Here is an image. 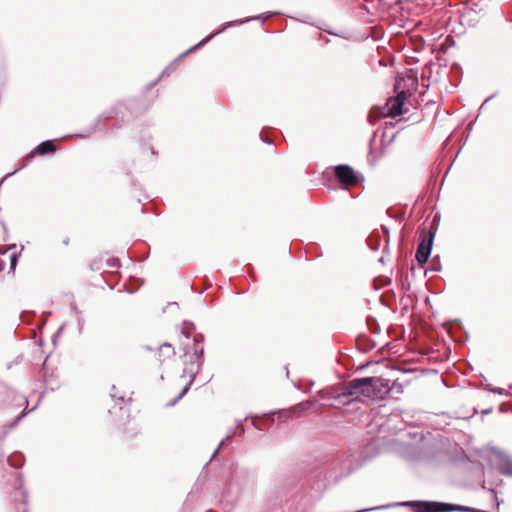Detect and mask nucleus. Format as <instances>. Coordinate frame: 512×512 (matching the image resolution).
Here are the masks:
<instances>
[{"instance_id":"23","label":"nucleus","mask_w":512,"mask_h":512,"mask_svg":"<svg viewBox=\"0 0 512 512\" xmlns=\"http://www.w3.org/2000/svg\"><path fill=\"white\" fill-rule=\"evenodd\" d=\"M298 407L301 409V410H305L307 409V403H301L298 405Z\"/></svg>"},{"instance_id":"29","label":"nucleus","mask_w":512,"mask_h":512,"mask_svg":"<svg viewBox=\"0 0 512 512\" xmlns=\"http://www.w3.org/2000/svg\"><path fill=\"white\" fill-rule=\"evenodd\" d=\"M284 414H286V412H279V413H278L279 418H281Z\"/></svg>"},{"instance_id":"5","label":"nucleus","mask_w":512,"mask_h":512,"mask_svg":"<svg viewBox=\"0 0 512 512\" xmlns=\"http://www.w3.org/2000/svg\"><path fill=\"white\" fill-rule=\"evenodd\" d=\"M433 240L434 233L429 232V234L424 236L420 241L415 254V258L420 266H423L425 263H427L431 254Z\"/></svg>"},{"instance_id":"8","label":"nucleus","mask_w":512,"mask_h":512,"mask_svg":"<svg viewBox=\"0 0 512 512\" xmlns=\"http://www.w3.org/2000/svg\"><path fill=\"white\" fill-rule=\"evenodd\" d=\"M405 101V92L401 91L395 98H391L387 102V113L389 116L396 117L403 113V105Z\"/></svg>"},{"instance_id":"1","label":"nucleus","mask_w":512,"mask_h":512,"mask_svg":"<svg viewBox=\"0 0 512 512\" xmlns=\"http://www.w3.org/2000/svg\"><path fill=\"white\" fill-rule=\"evenodd\" d=\"M350 389L353 392V399L360 395L367 398H383L389 390L388 380L381 377H363L350 381Z\"/></svg>"},{"instance_id":"20","label":"nucleus","mask_w":512,"mask_h":512,"mask_svg":"<svg viewBox=\"0 0 512 512\" xmlns=\"http://www.w3.org/2000/svg\"><path fill=\"white\" fill-rule=\"evenodd\" d=\"M369 246H370V248H371V249H373V250L378 249V244L373 243V240H372V239H370V240H369Z\"/></svg>"},{"instance_id":"32","label":"nucleus","mask_w":512,"mask_h":512,"mask_svg":"<svg viewBox=\"0 0 512 512\" xmlns=\"http://www.w3.org/2000/svg\"><path fill=\"white\" fill-rule=\"evenodd\" d=\"M481 488H482V489H485V485H484V482H483V481H482Z\"/></svg>"},{"instance_id":"15","label":"nucleus","mask_w":512,"mask_h":512,"mask_svg":"<svg viewBox=\"0 0 512 512\" xmlns=\"http://www.w3.org/2000/svg\"><path fill=\"white\" fill-rule=\"evenodd\" d=\"M17 261H18L17 254L16 253L11 254V256H10V270L11 271H15L16 265H17Z\"/></svg>"},{"instance_id":"13","label":"nucleus","mask_w":512,"mask_h":512,"mask_svg":"<svg viewBox=\"0 0 512 512\" xmlns=\"http://www.w3.org/2000/svg\"><path fill=\"white\" fill-rule=\"evenodd\" d=\"M483 380H484V376L482 375V381ZM482 389H485V390H487L489 392H492V393H497L499 395H506L507 396L509 394L508 391H506L503 388H499V387L491 388V386L489 384L485 385L483 382H482Z\"/></svg>"},{"instance_id":"25","label":"nucleus","mask_w":512,"mask_h":512,"mask_svg":"<svg viewBox=\"0 0 512 512\" xmlns=\"http://www.w3.org/2000/svg\"><path fill=\"white\" fill-rule=\"evenodd\" d=\"M24 416V414H21L20 416L17 417V419L15 420V422L12 424V426H15L17 424V422Z\"/></svg>"},{"instance_id":"16","label":"nucleus","mask_w":512,"mask_h":512,"mask_svg":"<svg viewBox=\"0 0 512 512\" xmlns=\"http://www.w3.org/2000/svg\"><path fill=\"white\" fill-rule=\"evenodd\" d=\"M182 333L183 335L186 337V338H189L190 336V333H191V328L185 326L183 329H182Z\"/></svg>"},{"instance_id":"10","label":"nucleus","mask_w":512,"mask_h":512,"mask_svg":"<svg viewBox=\"0 0 512 512\" xmlns=\"http://www.w3.org/2000/svg\"><path fill=\"white\" fill-rule=\"evenodd\" d=\"M10 466L14 468H21L24 463V458L21 453H13L7 458Z\"/></svg>"},{"instance_id":"21","label":"nucleus","mask_w":512,"mask_h":512,"mask_svg":"<svg viewBox=\"0 0 512 512\" xmlns=\"http://www.w3.org/2000/svg\"><path fill=\"white\" fill-rule=\"evenodd\" d=\"M492 412V408L482 409V416L488 415Z\"/></svg>"},{"instance_id":"30","label":"nucleus","mask_w":512,"mask_h":512,"mask_svg":"<svg viewBox=\"0 0 512 512\" xmlns=\"http://www.w3.org/2000/svg\"><path fill=\"white\" fill-rule=\"evenodd\" d=\"M23 485L22 479L19 477V487Z\"/></svg>"},{"instance_id":"22","label":"nucleus","mask_w":512,"mask_h":512,"mask_svg":"<svg viewBox=\"0 0 512 512\" xmlns=\"http://www.w3.org/2000/svg\"><path fill=\"white\" fill-rule=\"evenodd\" d=\"M173 65H170L169 67H167L161 74L160 77L164 76V75H168L169 74V70L172 68Z\"/></svg>"},{"instance_id":"6","label":"nucleus","mask_w":512,"mask_h":512,"mask_svg":"<svg viewBox=\"0 0 512 512\" xmlns=\"http://www.w3.org/2000/svg\"><path fill=\"white\" fill-rule=\"evenodd\" d=\"M261 16H257V17H250V18H247L245 20H240V21H231V22H227L225 23L222 28L218 29L217 31L213 32L212 34H210L209 36H207L206 38H204L203 40H201L198 44H196L195 46L191 47L189 50H187L186 52H184L183 54H181L177 60H181L184 56H186L187 54H189L191 51L195 50L196 48L198 47H201L203 46L204 44H206L207 42H209L214 36L222 33L223 31H225L228 27H231L233 25H236V24H243V23H246V22H249V21H252V20H255V19H260Z\"/></svg>"},{"instance_id":"12","label":"nucleus","mask_w":512,"mask_h":512,"mask_svg":"<svg viewBox=\"0 0 512 512\" xmlns=\"http://www.w3.org/2000/svg\"><path fill=\"white\" fill-rule=\"evenodd\" d=\"M403 81L407 82V84H405V87H407L408 90L414 89L418 84L417 75L414 73L408 75L406 78L403 79Z\"/></svg>"},{"instance_id":"11","label":"nucleus","mask_w":512,"mask_h":512,"mask_svg":"<svg viewBox=\"0 0 512 512\" xmlns=\"http://www.w3.org/2000/svg\"><path fill=\"white\" fill-rule=\"evenodd\" d=\"M237 431H239V433H240V434H243V433H244V426H243V423H242L241 421H239V423L237 424V426H236L235 430H234L232 433L228 434V435L226 436V438H225V439H223V440L219 443L218 447L214 450V452H213V454H212L211 459H212V458H214V457L216 456V454L219 452V450H220V449H221V447L223 446V444H224L225 440H226V439H229V438H230L233 434H235Z\"/></svg>"},{"instance_id":"9","label":"nucleus","mask_w":512,"mask_h":512,"mask_svg":"<svg viewBox=\"0 0 512 512\" xmlns=\"http://www.w3.org/2000/svg\"><path fill=\"white\" fill-rule=\"evenodd\" d=\"M56 150V146L52 141H44L40 143L35 150L31 153V156H33L35 153L40 155H46L49 153H53Z\"/></svg>"},{"instance_id":"17","label":"nucleus","mask_w":512,"mask_h":512,"mask_svg":"<svg viewBox=\"0 0 512 512\" xmlns=\"http://www.w3.org/2000/svg\"><path fill=\"white\" fill-rule=\"evenodd\" d=\"M499 411H500L501 413H505V412H507V411H508V408H507L506 404L502 403V404L499 406Z\"/></svg>"},{"instance_id":"31","label":"nucleus","mask_w":512,"mask_h":512,"mask_svg":"<svg viewBox=\"0 0 512 512\" xmlns=\"http://www.w3.org/2000/svg\"><path fill=\"white\" fill-rule=\"evenodd\" d=\"M323 39H324V42H326V43L329 42V39L327 37H325V38L323 37Z\"/></svg>"},{"instance_id":"28","label":"nucleus","mask_w":512,"mask_h":512,"mask_svg":"<svg viewBox=\"0 0 512 512\" xmlns=\"http://www.w3.org/2000/svg\"><path fill=\"white\" fill-rule=\"evenodd\" d=\"M71 309H72L74 312L78 313V311H77V307H76L75 305H72V306H71Z\"/></svg>"},{"instance_id":"33","label":"nucleus","mask_w":512,"mask_h":512,"mask_svg":"<svg viewBox=\"0 0 512 512\" xmlns=\"http://www.w3.org/2000/svg\"><path fill=\"white\" fill-rule=\"evenodd\" d=\"M0 253H1V254H4V253H5V251L0 250Z\"/></svg>"},{"instance_id":"3","label":"nucleus","mask_w":512,"mask_h":512,"mask_svg":"<svg viewBox=\"0 0 512 512\" xmlns=\"http://www.w3.org/2000/svg\"><path fill=\"white\" fill-rule=\"evenodd\" d=\"M194 353L190 356L191 363L189 366H186L183 370L184 374H189L190 381L184 386L179 395L169 403L170 406L175 405L190 389V386L199 371V367L202 361L204 349L202 346H199V343L203 341V336L198 334L194 336Z\"/></svg>"},{"instance_id":"19","label":"nucleus","mask_w":512,"mask_h":512,"mask_svg":"<svg viewBox=\"0 0 512 512\" xmlns=\"http://www.w3.org/2000/svg\"><path fill=\"white\" fill-rule=\"evenodd\" d=\"M369 246H370V248H371V249H373V250L378 249V244L373 243V240H372V239H370V240H369Z\"/></svg>"},{"instance_id":"26","label":"nucleus","mask_w":512,"mask_h":512,"mask_svg":"<svg viewBox=\"0 0 512 512\" xmlns=\"http://www.w3.org/2000/svg\"><path fill=\"white\" fill-rule=\"evenodd\" d=\"M488 493H489V495H490V497H491V498L494 496V491H493V489H489Z\"/></svg>"},{"instance_id":"4","label":"nucleus","mask_w":512,"mask_h":512,"mask_svg":"<svg viewBox=\"0 0 512 512\" xmlns=\"http://www.w3.org/2000/svg\"><path fill=\"white\" fill-rule=\"evenodd\" d=\"M319 395L323 400L332 401L330 405L337 402L339 405H347L353 399V392L350 389V382L346 385L332 386L319 391Z\"/></svg>"},{"instance_id":"7","label":"nucleus","mask_w":512,"mask_h":512,"mask_svg":"<svg viewBox=\"0 0 512 512\" xmlns=\"http://www.w3.org/2000/svg\"><path fill=\"white\" fill-rule=\"evenodd\" d=\"M335 175L337 179L345 185H354L357 183V174L348 165H338L335 167Z\"/></svg>"},{"instance_id":"18","label":"nucleus","mask_w":512,"mask_h":512,"mask_svg":"<svg viewBox=\"0 0 512 512\" xmlns=\"http://www.w3.org/2000/svg\"><path fill=\"white\" fill-rule=\"evenodd\" d=\"M471 14H472V12H470V11H469V12H467V13H465V14L463 15V20L471 21V20H472V18H471Z\"/></svg>"},{"instance_id":"27","label":"nucleus","mask_w":512,"mask_h":512,"mask_svg":"<svg viewBox=\"0 0 512 512\" xmlns=\"http://www.w3.org/2000/svg\"><path fill=\"white\" fill-rule=\"evenodd\" d=\"M491 99V96L486 98L483 102H482V107L484 106L485 103H487L489 100Z\"/></svg>"},{"instance_id":"24","label":"nucleus","mask_w":512,"mask_h":512,"mask_svg":"<svg viewBox=\"0 0 512 512\" xmlns=\"http://www.w3.org/2000/svg\"><path fill=\"white\" fill-rule=\"evenodd\" d=\"M260 138L262 141L267 142L268 144L272 143L270 139H268V138L264 139L262 135H260Z\"/></svg>"},{"instance_id":"14","label":"nucleus","mask_w":512,"mask_h":512,"mask_svg":"<svg viewBox=\"0 0 512 512\" xmlns=\"http://www.w3.org/2000/svg\"><path fill=\"white\" fill-rule=\"evenodd\" d=\"M161 352L165 354L167 357L174 355V348L172 345L165 343L161 346Z\"/></svg>"},{"instance_id":"2","label":"nucleus","mask_w":512,"mask_h":512,"mask_svg":"<svg viewBox=\"0 0 512 512\" xmlns=\"http://www.w3.org/2000/svg\"><path fill=\"white\" fill-rule=\"evenodd\" d=\"M484 453L490 465L501 475L512 477V456L510 454L501 448L490 445L482 449V454Z\"/></svg>"}]
</instances>
